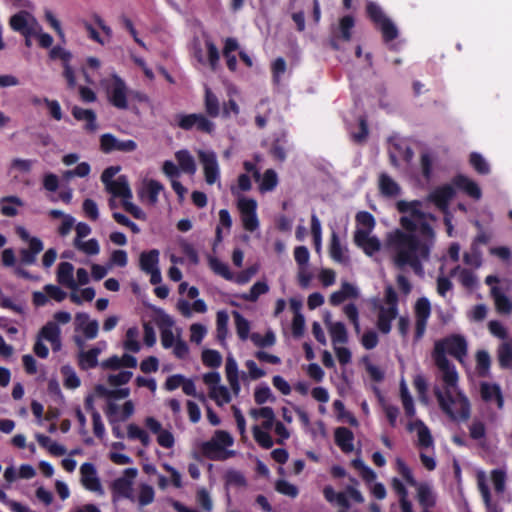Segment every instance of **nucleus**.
Masks as SVG:
<instances>
[{
    "mask_svg": "<svg viewBox=\"0 0 512 512\" xmlns=\"http://www.w3.org/2000/svg\"><path fill=\"white\" fill-rule=\"evenodd\" d=\"M420 206L417 200L398 201L397 210L410 216H402L400 225L403 230L395 229L386 240L395 266L399 269L409 266L418 275L423 273V262L429 261L435 244V231L425 220L426 214L420 210Z\"/></svg>",
    "mask_w": 512,
    "mask_h": 512,
    "instance_id": "nucleus-1",
    "label": "nucleus"
},
{
    "mask_svg": "<svg viewBox=\"0 0 512 512\" xmlns=\"http://www.w3.org/2000/svg\"><path fill=\"white\" fill-rule=\"evenodd\" d=\"M467 350L466 339L459 334H453L436 341L432 351L433 361L441 371L443 381V388L436 386L433 393L440 410L454 422H465L470 418L471 404L465 393L459 389L458 372L446 354L464 364Z\"/></svg>",
    "mask_w": 512,
    "mask_h": 512,
    "instance_id": "nucleus-2",
    "label": "nucleus"
},
{
    "mask_svg": "<svg viewBox=\"0 0 512 512\" xmlns=\"http://www.w3.org/2000/svg\"><path fill=\"white\" fill-rule=\"evenodd\" d=\"M366 14L375 27L381 32L385 43L395 40L399 36V31L393 21L386 16L382 8L375 2H368L366 5Z\"/></svg>",
    "mask_w": 512,
    "mask_h": 512,
    "instance_id": "nucleus-3",
    "label": "nucleus"
},
{
    "mask_svg": "<svg viewBox=\"0 0 512 512\" xmlns=\"http://www.w3.org/2000/svg\"><path fill=\"white\" fill-rule=\"evenodd\" d=\"M176 125L185 131L196 130L211 135L215 131V123L202 113L175 115Z\"/></svg>",
    "mask_w": 512,
    "mask_h": 512,
    "instance_id": "nucleus-4",
    "label": "nucleus"
},
{
    "mask_svg": "<svg viewBox=\"0 0 512 512\" xmlns=\"http://www.w3.org/2000/svg\"><path fill=\"white\" fill-rule=\"evenodd\" d=\"M237 208L240 212L243 228L248 232L258 230L260 222L257 215V201L253 198L239 195L237 198Z\"/></svg>",
    "mask_w": 512,
    "mask_h": 512,
    "instance_id": "nucleus-5",
    "label": "nucleus"
},
{
    "mask_svg": "<svg viewBox=\"0 0 512 512\" xmlns=\"http://www.w3.org/2000/svg\"><path fill=\"white\" fill-rule=\"evenodd\" d=\"M109 103L117 109H128L129 89L122 78L117 74L112 75L111 82L105 84Z\"/></svg>",
    "mask_w": 512,
    "mask_h": 512,
    "instance_id": "nucleus-6",
    "label": "nucleus"
},
{
    "mask_svg": "<svg viewBox=\"0 0 512 512\" xmlns=\"http://www.w3.org/2000/svg\"><path fill=\"white\" fill-rule=\"evenodd\" d=\"M199 161L203 167L205 181L208 185L218 183L220 186V166L217 155L213 150H199L197 152Z\"/></svg>",
    "mask_w": 512,
    "mask_h": 512,
    "instance_id": "nucleus-7",
    "label": "nucleus"
},
{
    "mask_svg": "<svg viewBox=\"0 0 512 512\" xmlns=\"http://www.w3.org/2000/svg\"><path fill=\"white\" fill-rule=\"evenodd\" d=\"M373 305L378 312L377 320H395L398 316V296L392 286L386 287L384 301L375 300Z\"/></svg>",
    "mask_w": 512,
    "mask_h": 512,
    "instance_id": "nucleus-8",
    "label": "nucleus"
},
{
    "mask_svg": "<svg viewBox=\"0 0 512 512\" xmlns=\"http://www.w3.org/2000/svg\"><path fill=\"white\" fill-rule=\"evenodd\" d=\"M232 436L223 430H217L211 440L203 443L202 450L210 459L219 460L222 451L233 445Z\"/></svg>",
    "mask_w": 512,
    "mask_h": 512,
    "instance_id": "nucleus-9",
    "label": "nucleus"
},
{
    "mask_svg": "<svg viewBox=\"0 0 512 512\" xmlns=\"http://www.w3.org/2000/svg\"><path fill=\"white\" fill-rule=\"evenodd\" d=\"M9 25L12 30L21 35H32L39 32L38 20L26 10H21L12 15Z\"/></svg>",
    "mask_w": 512,
    "mask_h": 512,
    "instance_id": "nucleus-10",
    "label": "nucleus"
},
{
    "mask_svg": "<svg viewBox=\"0 0 512 512\" xmlns=\"http://www.w3.org/2000/svg\"><path fill=\"white\" fill-rule=\"evenodd\" d=\"M137 476V469L127 468L124 470L123 475L115 479L111 483V490L113 492V499L127 498L132 499V486L133 481Z\"/></svg>",
    "mask_w": 512,
    "mask_h": 512,
    "instance_id": "nucleus-11",
    "label": "nucleus"
},
{
    "mask_svg": "<svg viewBox=\"0 0 512 512\" xmlns=\"http://www.w3.org/2000/svg\"><path fill=\"white\" fill-rule=\"evenodd\" d=\"M137 147L138 145L134 140H120L111 133H105L100 137V148L106 154L114 151L125 153L134 152Z\"/></svg>",
    "mask_w": 512,
    "mask_h": 512,
    "instance_id": "nucleus-12",
    "label": "nucleus"
},
{
    "mask_svg": "<svg viewBox=\"0 0 512 512\" xmlns=\"http://www.w3.org/2000/svg\"><path fill=\"white\" fill-rule=\"evenodd\" d=\"M352 33V16L341 18L337 26L331 29L330 43L334 49H340L342 42H349Z\"/></svg>",
    "mask_w": 512,
    "mask_h": 512,
    "instance_id": "nucleus-13",
    "label": "nucleus"
},
{
    "mask_svg": "<svg viewBox=\"0 0 512 512\" xmlns=\"http://www.w3.org/2000/svg\"><path fill=\"white\" fill-rule=\"evenodd\" d=\"M456 194L453 184H444L436 187L428 196V200L432 202L439 210L446 212L450 201Z\"/></svg>",
    "mask_w": 512,
    "mask_h": 512,
    "instance_id": "nucleus-14",
    "label": "nucleus"
},
{
    "mask_svg": "<svg viewBox=\"0 0 512 512\" xmlns=\"http://www.w3.org/2000/svg\"><path fill=\"white\" fill-rule=\"evenodd\" d=\"M81 483L90 491L96 492L99 495H104L103 487L97 476V471L92 463H84L80 467Z\"/></svg>",
    "mask_w": 512,
    "mask_h": 512,
    "instance_id": "nucleus-15",
    "label": "nucleus"
},
{
    "mask_svg": "<svg viewBox=\"0 0 512 512\" xmlns=\"http://www.w3.org/2000/svg\"><path fill=\"white\" fill-rule=\"evenodd\" d=\"M163 190V184L157 180L150 179L144 181L142 188L138 191V196L142 202L155 206L158 203L159 194Z\"/></svg>",
    "mask_w": 512,
    "mask_h": 512,
    "instance_id": "nucleus-16",
    "label": "nucleus"
},
{
    "mask_svg": "<svg viewBox=\"0 0 512 512\" xmlns=\"http://www.w3.org/2000/svg\"><path fill=\"white\" fill-rule=\"evenodd\" d=\"M325 499L340 508L348 509L352 497V485H347L344 491L336 492L332 486H325L323 489Z\"/></svg>",
    "mask_w": 512,
    "mask_h": 512,
    "instance_id": "nucleus-17",
    "label": "nucleus"
},
{
    "mask_svg": "<svg viewBox=\"0 0 512 512\" xmlns=\"http://www.w3.org/2000/svg\"><path fill=\"white\" fill-rule=\"evenodd\" d=\"M98 334L97 322H78L73 336L76 345L82 349L87 340L94 339Z\"/></svg>",
    "mask_w": 512,
    "mask_h": 512,
    "instance_id": "nucleus-18",
    "label": "nucleus"
},
{
    "mask_svg": "<svg viewBox=\"0 0 512 512\" xmlns=\"http://www.w3.org/2000/svg\"><path fill=\"white\" fill-rule=\"evenodd\" d=\"M452 184L454 188H457L475 200H479L482 197V191L479 185L463 174L454 176Z\"/></svg>",
    "mask_w": 512,
    "mask_h": 512,
    "instance_id": "nucleus-19",
    "label": "nucleus"
},
{
    "mask_svg": "<svg viewBox=\"0 0 512 512\" xmlns=\"http://www.w3.org/2000/svg\"><path fill=\"white\" fill-rule=\"evenodd\" d=\"M354 244L360 247L369 256L378 252L381 247L379 239L375 236H370V233H367V231H355Z\"/></svg>",
    "mask_w": 512,
    "mask_h": 512,
    "instance_id": "nucleus-20",
    "label": "nucleus"
},
{
    "mask_svg": "<svg viewBox=\"0 0 512 512\" xmlns=\"http://www.w3.org/2000/svg\"><path fill=\"white\" fill-rule=\"evenodd\" d=\"M105 188L113 197H120L122 202L127 199H132L133 197L132 190L125 175H120L115 181L107 184Z\"/></svg>",
    "mask_w": 512,
    "mask_h": 512,
    "instance_id": "nucleus-21",
    "label": "nucleus"
},
{
    "mask_svg": "<svg viewBox=\"0 0 512 512\" xmlns=\"http://www.w3.org/2000/svg\"><path fill=\"white\" fill-rule=\"evenodd\" d=\"M74 266L70 262H61L58 265L56 278L60 285L71 289H77V282L74 279Z\"/></svg>",
    "mask_w": 512,
    "mask_h": 512,
    "instance_id": "nucleus-22",
    "label": "nucleus"
},
{
    "mask_svg": "<svg viewBox=\"0 0 512 512\" xmlns=\"http://www.w3.org/2000/svg\"><path fill=\"white\" fill-rule=\"evenodd\" d=\"M480 394L481 398L485 402H490L493 399L496 401L497 407L499 409L504 406V398L501 391V388L498 384L493 383L490 384L488 382H482L480 384Z\"/></svg>",
    "mask_w": 512,
    "mask_h": 512,
    "instance_id": "nucleus-23",
    "label": "nucleus"
},
{
    "mask_svg": "<svg viewBox=\"0 0 512 512\" xmlns=\"http://www.w3.org/2000/svg\"><path fill=\"white\" fill-rule=\"evenodd\" d=\"M378 186L381 195L387 198L397 197L401 192L399 184L387 173H381L379 175Z\"/></svg>",
    "mask_w": 512,
    "mask_h": 512,
    "instance_id": "nucleus-24",
    "label": "nucleus"
},
{
    "mask_svg": "<svg viewBox=\"0 0 512 512\" xmlns=\"http://www.w3.org/2000/svg\"><path fill=\"white\" fill-rule=\"evenodd\" d=\"M175 159L181 172L194 175L197 170L193 155L187 149L179 150L175 153Z\"/></svg>",
    "mask_w": 512,
    "mask_h": 512,
    "instance_id": "nucleus-25",
    "label": "nucleus"
},
{
    "mask_svg": "<svg viewBox=\"0 0 512 512\" xmlns=\"http://www.w3.org/2000/svg\"><path fill=\"white\" fill-rule=\"evenodd\" d=\"M225 372L230 388L234 395L237 396L240 393L241 388L238 376V365L236 360L231 356L226 359Z\"/></svg>",
    "mask_w": 512,
    "mask_h": 512,
    "instance_id": "nucleus-26",
    "label": "nucleus"
},
{
    "mask_svg": "<svg viewBox=\"0 0 512 512\" xmlns=\"http://www.w3.org/2000/svg\"><path fill=\"white\" fill-rule=\"evenodd\" d=\"M72 115L78 121L85 122V129L89 132H94L97 129L96 114L91 109H84L78 106H74L72 109Z\"/></svg>",
    "mask_w": 512,
    "mask_h": 512,
    "instance_id": "nucleus-27",
    "label": "nucleus"
},
{
    "mask_svg": "<svg viewBox=\"0 0 512 512\" xmlns=\"http://www.w3.org/2000/svg\"><path fill=\"white\" fill-rule=\"evenodd\" d=\"M177 309L183 317L188 318L193 315V312L204 313L207 310V306L202 299H195L193 303L185 299H179Z\"/></svg>",
    "mask_w": 512,
    "mask_h": 512,
    "instance_id": "nucleus-28",
    "label": "nucleus"
},
{
    "mask_svg": "<svg viewBox=\"0 0 512 512\" xmlns=\"http://www.w3.org/2000/svg\"><path fill=\"white\" fill-rule=\"evenodd\" d=\"M24 202L18 196H4L0 198V211L6 217H14L18 214V207H22Z\"/></svg>",
    "mask_w": 512,
    "mask_h": 512,
    "instance_id": "nucleus-29",
    "label": "nucleus"
},
{
    "mask_svg": "<svg viewBox=\"0 0 512 512\" xmlns=\"http://www.w3.org/2000/svg\"><path fill=\"white\" fill-rule=\"evenodd\" d=\"M60 330L55 322H48L40 331V337L49 341L54 351H58L61 347Z\"/></svg>",
    "mask_w": 512,
    "mask_h": 512,
    "instance_id": "nucleus-30",
    "label": "nucleus"
},
{
    "mask_svg": "<svg viewBox=\"0 0 512 512\" xmlns=\"http://www.w3.org/2000/svg\"><path fill=\"white\" fill-rule=\"evenodd\" d=\"M159 251L152 249L142 252L139 259L140 268L144 273L152 272L159 268Z\"/></svg>",
    "mask_w": 512,
    "mask_h": 512,
    "instance_id": "nucleus-31",
    "label": "nucleus"
},
{
    "mask_svg": "<svg viewBox=\"0 0 512 512\" xmlns=\"http://www.w3.org/2000/svg\"><path fill=\"white\" fill-rule=\"evenodd\" d=\"M102 352V348L97 346L88 351L83 348L79 352V365L82 369L88 370L98 365V356Z\"/></svg>",
    "mask_w": 512,
    "mask_h": 512,
    "instance_id": "nucleus-32",
    "label": "nucleus"
},
{
    "mask_svg": "<svg viewBox=\"0 0 512 512\" xmlns=\"http://www.w3.org/2000/svg\"><path fill=\"white\" fill-rule=\"evenodd\" d=\"M417 500L423 510L433 508L436 505V497L427 484H420L418 486Z\"/></svg>",
    "mask_w": 512,
    "mask_h": 512,
    "instance_id": "nucleus-33",
    "label": "nucleus"
},
{
    "mask_svg": "<svg viewBox=\"0 0 512 512\" xmlns=\"http://www.w3.org/2000/svg\"><path fill=\"white\" fill-rule=\"evenodd\" d=\"M491 294L494 299L496 310L501 314H508L512 311L510 299L498 287H492Z\"/></svg>",
    "mask_w": 512,
    "mask_h": 512,
    "instance_id": "nucleus-34",
    "label": "nucleus"
},
{
    "mask_svg": "<svg viewBox=\"0 0 512 512\" xmlns=\"http://www.w3.org/2000/svg\"><path fill=\"white\" fill-rule=\"evenodd\" d=\"M17 235L25 242L28 243L29 248L27 250L38 255L44 248L43 242L38 237L30 236L29 232L22 226L16 228Z\"/></svg>",
    "mask_w": 512,
    "mask_h": 512,
    "instance_id": "nucleus-35",
    "label": "nucleus"
},
{
    "mask_svg": "<svg viewBox=\"0 0 512 512\" xmlns=\"http://www.w3.org/2000/svg\"><path fill=\"white\" fill-rule=\"evenodd\" d=\"M174 322H161V343L164 348L172 347L179 338V332H174L172 324Z\"/></svg>",
    "mask_w": 512,
    "mask_h": 512,
    "instance_id": "nucleus-36",
    "label": "nucleus"
},
{
    "mask_svg": "<svg viewBox=\"0 0 512 512\" xmlns=\"http://www.w3.org/2000/svg\"><path fill=\"white\" fill-rule=\"evenodd\" d=\"M476 371L479 377L486 378L490 375L491 358L486 350L476 352Z\"/></svg>",
    "mask_w": 512,
    "mask_h": 512,
    "instance_id": "nucleus-37",
    "label": "nucleus"
},
{
    "mask_svg": "<svg viewBox=\"0 0 512 512\" xmlns=\"http://www.w3.org/2000/svg\"><path fill=\"white\" fill-rule=\"evenodd\" d=\"M73 246L87 256H96L100 253V245L97 239L73 240Z\"/></svg>",
    "mask_w": 512,
    "mask_h": 512,
    "instance_id": "nucleus-38",
    "label": "nucleus"
},
{
    "mask_svg": "<svg viewBox=\"0 0 512 512\" xmlns=\"http://www.w3.org/2000/svg\"><path fill=\"white\" fill-rule=\"evenodd\" d=\"M417 427L418 446L422 449L433 447L434 440L429 428L421 420L415 422Z\"/></svg>",
    "mask_w": 512,
    "mask_h": 512,
    "instance_id": "nucleus-39",
    "label": "nucleus"
},
{
    "mask_svg": "<svg viewBox=\"0 0 512 512\" xmlns=\"http://www.w3.org/2000/svg\"><path fill=\"white\" fill-rule=\"evenodd\" d=\"M258 182L260 192L273 191L278 185V175L273 169H267Z\"/></svg>",
    "mask_w": 512,
    "mask_h": 512,
    "instance_id": "nucleus-40",
    "label": "nucleus"
},
{
    "mask_svg": "<svg viewBox=\"0 0 512 512\" xmlns=\"http://www.w3.org/2000/svg\"><path fill=\"white\" fill-rule=\"evenodd\" d=\"M335 442L345 453L352 451V434L345 427H339L335 430Z\"/></svg>",
    "mask_w": 512,
    "mask_h": 512,
    "instance_id": "nucleus-41",
    "label": "nucleus"
},
{
    "mask_svg": "<svg viewBox=\"0 0 512 512\" xmlns=\"http://www.w3.org/2000/svg\"><path fill=\"white\" fill-rule=\"evenodd\" d=\"M205 111L208 116L216 118L220 114V103L217 96L207 87L204 99Z\"/></svg>",
    "mask_w": 512,
    "mask_h": 512,
    "instance_id": "nucleus-42",
    "label": "nucleus"
},
{
    "mask_svg": "<svg viewBox=\"0 0 512 512\" xmlns=\"http://www.w3.org/2000/svg\"><path fill=\"white\" fill-rule=\"evenodd\" d=\"M358 228L356 231H367L371 233L375 227V219L373 215L366 211H360L355 216Z\"/></svg>",
    "mask_w": 512,
    "mask_h": 512,
    "instance_id": "nucleus-43",
    "label": "nucleus"
},
{
    "mask_svg": "<svg viewBox=\"0 0 512 512\" xmlns=\"http://www.w3.org/2000/svg\"><path fill=\"white\" fill-rule=\"evenodd\" d=\"M498 362L502 369L512 368V346L510 343H502L498 348Z\"/></svg>",
    "mask_w": 512,
    "mask_h": 512,
    "instance_id": "nucleus-44",
    "label": "nucleus"
},
{
    "mask_svg": "<svg viewBox=\"0 0 512 512\" xmlns=\"http://www.w3.org/2000/svg\"><path fill=\"white\" fill-rule=\"evenodd\" d=\"M208 261L210 268L215 274L220 275L226 280L233 279V274L231 273L229 266L226 263L212 256L209 257Z\"/></svg>",
    "mask_w": 512,
    "mask_h": 512,
    "instance_id": "nucleus-45",
    "label": "nucleus"
},
{
    "mask_svg": "<svg viewBox=\"0 0 512 512\" xmlns=\"http://www.w3.org/2000/svg\"><path fill=\"white\" fill-rule=\"evenodd\" d=\"M469 163L478 174L487 175L490 173L489 164L484 157L477 152H472L470 154Z\"/></svg>",
    "mask_w": 512,
    "mask_h": 512,
    "instance_id": "nucleus-46",
    "label": "nucleus"
},
{
    "mask_svg": "<svg viewBox=\"0 0 512 512\" xmlns=\"http://www.w3.org/2000/svg\"><path fill=\"white\" fill-rule=\"evenodd\" d=\"M268 431L269 430L260 428L258 425L252 427V433L255 441L265 449H270L274 444Z\"/></svg>",
    "mask_w": 512,
    "mask_h": 512,
    "instance_id": "nucleus-47",
    "label": "nucleus"
},
{
    "mask_svg": "<svg viewBox=\"0 0 512 512\" xmlns=\"http://www.w3.org/2000/svg\"><path fill=\"white\" fill-rule=\"evenodd\" d=\"M459 271V281L466 288H472L476 284V277L474 273L466 268L456 266L451 270L450 275L454 276Z\"/></svg>",
    "mask_w": 512,
    "mask_h": 512,
    "instance_id": "nucleus-48",
    "label": "nucleus"
},
{
    "mask_svg": "<svg viewBox=\"0 0 512 512\" xmlns=\"http://www.w3.org/2000/svg\"><path fill=\"white\" fill-rule=\"evenodd\" d=\"M327 323L330 324L329 329L335 346L347 341V332L342 322Z\"/></svg>",
    "mask_w": 512,
    "mask_h": 512,
    "instance_id": "nucleus-49",
    "label": "nucleus"
},
{
    "mask_svg": "<svg viewBox=\"0 0 512 512\" xmlns=\"http://www.w3.org/2000/svg\"><path fill=\"white\" fill-rule=\"evenodd\" d=\"M400 396L403 404V408L405 411V414L408 417H412L415 414V407L413 403V399L408 391V388L404 381L400 384Z\"/></svg>",
    "mask_w": 512,
    "mask_h": 512,
    "instance_id": "nucleus-50",
    "label": "nucleus"
},
{
    "mask_svg": "<svg viewBox=\"0 0 512 512\" xmlns=\"http://www.w3.org/2000/svg\"><path fill=\"white\" fill-rule=\"evenodd\" d=\"M209 395L220 406L231 401V396L228 388L222 385L212 386L210 388Z\"/></svg>",
    "mask_w": 512,
    "mask_h": 512,
    "instance_id": "nucleus-51",
    "label": "nucleus"
},
{
    "mask_svg": "<svg viewBox=\"0 0 512 512\" xmlns=\"http://www.w3.org/2000/svg\"><path fill=\"white\" fill-rule=\"evenodd\" d=\"M254 400L258 405H262L268 401L274 402L275 397L268 385L261 384L255 388Z\"/></svg>",
    "mask_w": 512,
    "mask_h": 512,
    "instance_id": "nucleus-52",
    "label": "nucleus"
},
{
    "mask_svg": "<svg viewBox=\"0 0 512 512\" xmlns=\"http://www.w3.org/2000/svg\"><path fill=\"white\" fill-rule=\"evenodd\" d=\"M361 361L364 364L366 373L372 381L378 383L384 379V372L378 366L372 364L368 356H364Z\"/></svg>",
    "mask_w": 512,
    "mask_h": 512,
    "instance_id": "nucleus-53",
    "label": "nucleus"
},
{
    "mask_svg": "<svg viewBox=\"0 0 512 512\" xmlns=\"http://www.w3.org/2000/svg\"><path fill=\"white\" fill-rule=\"evenodd\" d=\"M269 291V286L264 281H257L252 285L249 292L244 295V299L247 301L254 302L261 295L267 293Z\"/></svg>",
    "mask_w": 512,
    "mask_h": 512,
    "instance_id": "nucleus-54",
    "label": "nucleus"
},
{
    "mask_svg": "<svg viewBox=\"0 0 512 512\" xmlns=\"http://www.w3.org/2000/svg\"><path fill=\"white\" fill-rule=\"evenodd\" d=\"M352 295V284L345 282L342 284V288L330 296V303L332 305H339L343 303L348 297Z\"/></svg>",
    "mask_w": 512,
    "mask_h": 512,
    "instance_id": "nucleus-55",
    "label": "nucleus"
},
{
    "mask_svg": "<svg viewBox=\"0 0 512 512\" xmlns=\"http://www.w3.org/2000/svg\"><path fill=\"white\" fill-rule=\"evenodd\" d=\"M431 313V304L425 297H421L415 304L416 320H427Z\"/></svg>",
    "mask_w": 512,
    "mask_h": 512,
    "instance_id": "nucleus-56",
    "label": "nucleus"
},
{
    "mask_svg": "<svg viewBox=\"0 0 512 512\" xmlns=\"http://www.w3.org/2000/svg\"><path fill=\"white\" fill-rule=\"evenodd\" d=\"M354 469L358 470L362 479L368 484L376 480V473L368 466H365L360 459H354Z\"/></svg>",
    "mask_w": 512,
    "mask_h": 512,
    "instance_id": "nucleus-57",
    "label": "nucleus"
},
{
    "mask_svg": "<svg viewBox=\"0 0 512 512\" xmlns=\"http://www.w3.org/2000/svg\"><path fill=\"white\" fill-rule=\"evenodd\" d=\"M344 250L345 249L342 247L336 232L333 231L330 243L331 257L337 262H342L344 260Z\"/></svg>",
    "mask_w": 512,
    "mask_h": 512,
    "instance_id": "nucleus-58",
    "label": "nucleus"
},
{
    "mask_svg": "<svg viewBox=\"0 0 512 512\" xmlns=\"http://www.w3.org/2000/svg\"><path fill=\"white\" fill-rule=\"evenodd\" d=\"M369 135L367 119L364 116L358 119V131L354 132V142L358 144L366 143Z\"/></svg>",
    "mask_w": 512,
    "mask_h": 512,
    "instance_id": "nucleus-59",
    "label": "nucleus"
},
{
    "mask_svg": "<svg viewBox=\"0 0 512 512\" xmlns=\"http://www.w3.org/2000/svg\"><path fill=\"white\" fill-rule=\"evenodd\" d=\"M202 361L208 367H219L222 363V356L216 350H204L202 352Z\"/></svg>",
    "mask_w": 512,
    "mask_h": 512,
    "instance_id": "nucleus-60",
    "label": "nucleus"
},
{
    "mask_svg": "<svg viewBox=\"0 0 512 512\" xmlns=\"http://www.w3.org/2000/svg\"><path fill=\"white\" fill-rule=\"evenodd\" d=\"M250 338L258 347H269L275 343V335L272 331H267L264 336L259 333H252Z\"/></svg>",
    "mask_w": 512,
    "mask_h": 512,
    "instance_id": "nucleus-61",
    "label": "nucleus"
},
{
    "mask_svg": "<svg viewBox=\"0 0 512 512\" xmlns=\"http://www.w3.org/2000/svg\"><path fill=\"white\" fill-rule=\"evenodd\" d=\"M286 72V62L282 57H278L272 63L273 82L275 85H280L281 77Z\"/></svg>",
    "mask_w": 512,
    "mask_h": 512,
    "instance_id": "nucleus-62",
    "label": "nucleus"
},
{
    "mask_svg": "<svg viewBox=\"0 0 512 512\" xmlns=\"http://www.w3.org/2000/svg\"><path fill=\"white\" fill-rule=\"evenodd\" d=\"M137 338L138 330L136 328H129L126 333L125 348L131 352H138L140 350V344Z\"/></svg>",
    "mask_w": 512,
    "mask_h": 512,
    "instance_id": "nucleus-63",
    "label": "nucleus"
},
{
    "mask_svg": "<svg viewBox=\"0 0 512 512\" xmlns=\"http://www.w3.org/2000/svg\"><path fill=\"white\" fill-rule=\"evenodd\" d=\"M491 480L497 493H502L505 489L506 473L501 469H494L491 472Z\"/></svg>",
    "mask_w": 512,
    "mask_h": 512,
    "instance_id": "nucleus-64",
    "label": "nucleus"
}]
</instances>
